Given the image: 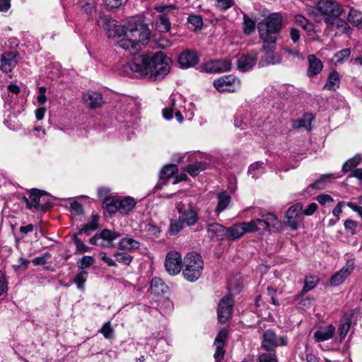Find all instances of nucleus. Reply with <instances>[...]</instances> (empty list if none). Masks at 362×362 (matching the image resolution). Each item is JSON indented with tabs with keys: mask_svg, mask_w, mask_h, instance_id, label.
Returning a JSON list of instances; mask_svg holds the SVG:
<instances>
[{
	"mask_svg": "<svg viewBox=\"0 0 362 362\" xmlns=\"http://www.w3.org/2000/svg\"><path fill=\"white\" fill-rule=\"evenodd\" d=\"M231 65L230 61L227 59L210 60L203 65L202 69L206 73L217 74L230 71Z\"/></svg>",
	"mask_w": 362,
	"mask_h": 362,
	"instance_id": "nucleus-12",
	"label": "nucleus"
},
{
	"mask_svg": "<svg viewBox=\"0 0 362 362\" xmlns=\"http://www.w3.org/2000/svg\"><path fill=\"white\" fill-rule=\"evenodd\" d=\"M156 10L160 13L156 21V28L160 33H166L170 30L171 20L175 16V8L173 6H158Z\"/></svg>",
	"mask_w": 362,
	"mask_h": 362,
	"instance_id": "nucleus-6",
	"label": "nucleus"
},
{
	"mask_svg": "<svg viewBox=\"0 0 362 362\" xmlns=\"http://www.w3.org/2000/svg\"><path fill=\"white\" fill-rule=\"evenodd\" d=\"M287 344L286 335L278 337L272 329H267L262 334V347L267 351H274L276 347L286 346Z\"/></svg>",
	"mask_w": 362,
	"mask_h": 362,
	"instance_id": "nucleus-7",
	"label": "nucleus"
},
{
	"mask_svg": "<svg viewBox=\"0 0 362 362\" xmlns=\"http://www.w3.org/2000/svg\"><path fill=\"white\" fill-rule=\"evenodd\" d=\"M247 228V222L238 223L226 227V240L234 241L240 238L246 233H249Z\"/></svg>",
	"mask_w": 362,
	"mask_h": 362,
	"instance_id": "nucleus-15",
	"label": "nucleus"
},
{
	"mask_svg": "<svg viewBox=\"0 0 362 362\" xmlns=\"http://www.w3.org/2000/svg\"><path fill=\"white\" fill-rule=\"evenodd\" d=\"M354 268L353 261H348L345 267L336 272L330 278V284L332 286H339L342 284L344 280L351 274Z\"/></svg>",
	"mask_w": 362,
	"mask_h": 362,
	"instance_id": "nucleus-16",
	"label": "nucleus"
},
{
	"mask_svg": "<svg viewBox=\"0 0 362 362\" xmlns=\"http://www.w3.org/2000/svg\"><path fill=\"white\" fill-rule=\"evenodd\" d=\"M126 29L124 25H117L115 22V25L109 31L107 35L109 37H117L122 35L125 36Z\"/></svg>",
	"mask_w": 362,
	"mask_h": 362,
	"instance_id": "nucleus-45",
	"label": "nucleus"
},
{
	"mask_svg": "<svg viewBox=\"0 0 362 362\" xmlns=\"http://www.w3.org/2000/svg\"><path fill=\"white\" fill-rule=\"evenodd\" d=\"M45 193L42 191L33 189L30 191L29 197L25 196L23 197V202L26 204V206L28 209H35L36 210H44L45 209V206L42 201V195Z\"/></svg>",
	"mask_w": 362,
	"mask_h": 362,
	"instance_id": "nucleus-13",
	"label": "nucleus"
},
{
	"mask_svg": "<svg viewBox=\"0 0 362 362\" xmlns=\"http://www.w3.org/2000/svg\"><path fill=\"white\" fill-rule=\"evenodd\" d=\"M274 47L263 45V49L266 51V54L260 59L259 62V66L263 67L268 64H278L281 63L282 57L281 54L274 52Z\"/></svg>",
	"mask_w": 362,
	"mask_h": 362,
	"instance_id": "nucleus-19",
	"label": "nucleus"
},
{
	"mask_svg": "<svg viewBox=\"0 0 362 362\" xmlns=\"http://www.w3.org/2000/svg\"><path fill=\"white\" fill-rule=\"evenodd\" d=\"M99 332L101 333L105 339H110L114 337V329L110 322H105L99 330Z\"/></svg>",
	"mask_w": 362,
	"mask_h": 362,
	"instance_id": "nucleus-50",
	"label": "nucleus"
},
{
	"mask_svg": "<svg viewBox=\"0 0 362 362\" xmlns=\"http://www.w3.org/2000/svg\"><path fill=\"white\" fill-rule=\"evenodd\" d=\"M206 168V163L198 162L194 164L189 165L186 168V171L192 177L197 176L201 171Z\"/></svg>",
	"mask_w": 362,
	"mask_h": 362,
	"instance_id": "nucleus-44",
	"label": "nucleus"
},
{
	"mask_svg": "<svg viewBox=\"0 0 362 362\" xmlns=\"http://www.w3.org/2000/svg\"><path fill=\"white\" fill-rule=\"evenodd\" d=\"M235 4L234 0H216V6L221 11H226Z\"/></svg>",
	"mask_w": 362,
	"mask_h": 362,
	"instance_id": "nucleus-55",
	"label": "nucleus"
},
{
	"mask_svg": "<svg viewBox=\"0 0 362 362\" xmlns=\"http://www.w3.org/2000/svg\"><path fill=\"white\" fill-rule=\"evenodd\" d=\"M336 25V27L341 30L343 33L349 34V31L351 30V28L349 25V23L339 18H337V20L335 21L334 25Z\"/></svg>",
	"mask_w": 362,
	"mask_h": 362,
	"instance_id": "nucleus-54",
	"label": "nucleus"
},
{
	"mask_svg": "<svg viewBox=\"0 0 362 362\" xmlns=\"http://www.w3.org/2000/svg\"><path fill=\"white\" fill-rule=\"evenodd\" d=\"M100 216L97 214H93L91 217V221L88 223L84 224L83 227L78 231V235H81L83 233L88 234L90 231L95 230L98 227V221L99 220Z\"/></svg>",
	"mask_w": 362,
	"mask_h": 362,
	"instance_id": "nucleus-37",
	"label": "nucleus"
},
{
	"mask_svg": "<svg viewBox=\"0 0 362 362\" xmlns=\"http://www.w3.org/2000/svg\"><path fill=\"white\" fill-rule=\"evenodd\" d=\"M88 272L82 270L75 276L73 282L76 284L77 288L80 291H84L85 283L87 281Z\"/></svg>",
	"mask_w": 362,
	"mask_h": 362,
	"instance_id": "nucleus-42",
	"label": "nucleus"
},
{
	"mask_svg": "<svg viewBox=\"0 0 362 362\" xmlns=\"http://www.w3.org/2000/svg\"><path fill=\"white\" fill-rule=\"evenodd\" d=\"M140 43L136 37L124 36L117 41L118 45L124 49L129 50L134 54L132 62L127 67L141 76L147 77L151 81H158L164 78L170 71V59L161 52H146L135 54L141 49Z\"/></svg>",
	"mask_w": 362,
	"mask_h": 362,
	"instance_id": "nucleus-1",
	"label": "nucleus"
},
{
	"mask_svg": "<svg viewBox=\"0 0 362 362\" xmlns=\"http://www.w3.org/2000/svg\"><path fill=\"white\" fill-rule=\"evenodd\" d=\"M139 242L131 238H122L119 243V247L124 250H134L139 249Z\"/></svg>",
	"mask_w": 362,
	"mask_h": 362,
	"instance_id": "nucleus-35",
	"label": "nucleus"
},
{
	"mask_svg": "<svg viewBox=\"0 0 362 362\" xmlns=\"http://www.w3.org/2000/svg\"><path fill=\"white\" fill-rule=\"evenodd\" d=\"M83 101L88 107L91 109L100 107L103 103L102 95L94 91L85 93L83 95Z\"/></svg>",
	"mask_w": 362,
	"mask_h": 362,
	"instance_id": "nucleus-21",
	"label": "nucleus"
},
{
	"mask_svg": "<svg viewBox=\"0 0 362 362\" xmlns=\"http://www.w3.org/2000/svg\"><path fill=\"white\" fill-rule=\"evenodd\" d=\"M335 327L332 325L320 327L314 333V339L317 342H322L331 339L335 333Z\"/></svg>",
	"mask_w": 362,
	"mask_h": 362,
	"instance_id": "nucleus-24",
	"label": "nucleus"
},
{
	"mask_svg": "<svg viewBox=\"0 0 362 362\" xmlns=\"http://www.w3.org/2000/svg\"><path fill=\"white\" fill-rule=\"evenodd\" d=\"M204 262L199 254L189 252L184 257L182 274L187 281H197L202 274Z\"/></svg>",
	"mask_w": 362,
	"mask_h": 362,
	"instance_id": "nucleus-2",
	"label": "nucleus"
},
{
	"mask_svg": "<svg viewBox=\"0 0 362 362\" xmlns=\"http://www.w3.org/2000/svg\"><path fill=\"white\" fill-rule=\"evenodd\" d=\"M7 290V281L4 273L0 270V296L6 293Z\"/></svg>",
	"mask_w": 362,
	"mask_h": 362,
	"instance_id": "nucleus-61",
	"label": "nucleus"
},
{
	"mask_svg": "<svg viewBox=\"0 0 362 362\" xmlns=\"http://www.w3.org/2000/svg\"><path fill=\"white\" fill-rule=\"evenodd\" d=\"M119 199L115 198H105L103 201L104 207L110 214H115L118 211Z\"/></svg>",
	"mask_w": 362,
	"mask_h": 362,
	"instance_id": "nucleus-40",
	"label": "nucleus"
},
{
	"mask_svg": "<svg viewBox=\"0 0 362 362\" xmlns=\"http://www.w3.org/2000/svg\"><path fill=\"white\" fill-rule=\"evenodd\" d=\"M308 67L307 70V76L313 78L319 74L323 68L321 60L315 54H309L308 56Z\"/></svg>",
	"mask_w": 362,
	"mask_h": 362,
	"instance_id": "nucleus-23",
	"label": "nucleus"
},
{
	"mask_svg": "<svg viewBox=\"0 0 362 362\" xmlns=\"http://www.w3.org/2000/svg\"><path fill=\"white\" fill-rule=\"evenodd\" d=\"M255 22L245 15L244 16V23H243L244 33L247 35H250L255 30Z\"/></svg>",
	"mask_w": 362,
	"mask_h": 362,
	"instance_id": "nucleus-51",
	"label": "nucleus"
},
{
	"mask_svg": "<svg viewBox=\"0 0 362 362\" xmlns=\"http://www.w3.org/2000/svg\"><path fill=\"white\" fill-rule=\"evenodd\" d=\"M361 155L358 154L348 160L342 167V171L347 173L355 168L361 161Z\"/></svg>",
	"mask_w": 362,
	"mask_h": 362,
	"instance_id": "nucleus-46",
	"label": "nucleus"
},
{
	"mask_svg": "<svg viewBox=\"0 0 362 362\" xmlns=\"http://www.w3.org/2000/svg\"><path fill=\"white\" fill-rule=\"evenodd\" d=\"M227 336L228 332L226 329H222L218 332L214 342V345L216 349H223Z\"/></svg>",
	"mask_w": 362,
	"mask_h": 362,
	"instance_id": "nucleus-43",
	"label": "nucleus"
},
{
	"mask_svg": "<svg viewBox=\"0 0 362 362\" xmlns=\"http://www.w3.org/2000/svg\"><path fill=\"white\" fill-rule=\"evenodd\" d=\"M114 257L117 262L124 265H129L132 260V257L124 252H117L115 253Z\"/></svg>",
	"mask_w": 362,
	"mask_h": 362,
	"instance_id": "nucleus-47",
	"label": "nucleus"
},
{
	"mask_svg": "<svg viewBox=\"0 0 362 362\" xmlns=\"http://www.w3.org/2000/svg\"><path fill=\"white\" fill-rule=\"evenodd\" d=\"M206 231L211 238L226 240V227L218 223H212L206 226Z\"/></svg>",
	"mask_w": 362,
	"mask_h": 362,
	"instance_id": "nucleus-22",
	"label": "nucleus"
},
{
	"mask_svg": "<svg viewBox=\"0 0 362 362\" xmlns=\"http://www.w3.org/2000/svg\"><path fill=\"white\" fill-rule=\"evenodd\" d=\"M50 257L49 253H45L42 256L34 258L32 262L34 265H44L47 263L48 258Z\"/></svg>",
	"mask_w": 362,
	"mask_h": 362,
	"instance_id": "nucleus-60",
	"label": "nucleus"
},
{
	"mask_svg": "<svg viewBox=\"0 0 362 362\" xmlns=\"http://www.w3.org/2000/svg\"><path fill=\"white\" fill-rule=\"evenodd\" d=\"M247 223L249 233L255 231H269L272 228L278 230L281 228V221L272 213L262 214L261 218H255Z\"/></svg>",
	"mask_w": 362,
	"mask_h": 362,
	"instance_id": "nucleus-5",
	"label": "nucleus"
},
{
	"mask_svg": "<svg viewBox=\"0 0 362 362\" xmlns=\"http://www.w3.org/2000/svg\"><path fill=\"white\" fill-rule=\"evenodd\" d=\"M354 313L353 311L345 313L340 320L339 327V336L341 339H344L350 329L353 322Z\"/></svg>",
	"mask_w": 362,
	"mask_h": 362,
	"instance_id": "nucleus-26",
	"label": "nucleus"
},
{
	"mask_svg": "<svg viewBox=\"0 0 362 362\" xmlns=\"http://www.w3.org/2000/svg\"><path fill=\"white\" fill-rule=\"evenodd\" d=\"M340 78L337 71H333L327 76V83L323 86L324 90H335L339 87Z\"/></svg>",
	"mask_w": 362,
	"mask_h": 362,
	"instance_id": "nucleus-30",
	"label": "nucleus"
},
{
	"mask_svg": "<svg viewBox=\"0 0 362 362\" xmlns=\"http://www.w3.org/2000/svg\"><path fill=\"white\" fill-rule=\"evenodd\" d=\"M260 26L279 33L282 28V16L279 13H273L265 19L264 24Z\"/></svg>",
	"mask_w": 362,
	"mask_h": 362,
	"instance_id": "nucleus-20",
	"label": "nucleus"
},
{
	"mask_svg": "<svg viewBox=\"0 0 362 362\" xmlns=\"http://www.w3.org/2000/svg\"><path fill=\"white\" fill-rule=\"evenodd\" d=\"M248 173L255 180L259 178L264 173V167L262 162H255L251 164L248 168Z\"/></svg>",
	"mask_w": 362,
	"mask_h": 362,
	"instance_id": "nucleus-38",
	"label": "nucleus"
},
{
	"mask_svg": "<svg viewBox=\"0 0 362 362\" xmlns=\"http://www.w3.org/2000/svg\"><path fill=\"white\" fill-rule=\"evenodd\" d=\"M303 205L300 203H297L290 206L286 212V224L292 230H296L302 223Z\"/></svg>",
	"mask_w": 362,
	"mask_h": 362,
	"instance_id": "nucleus-9",
	"label": "nucleus"
},
{
	"mask_svg": "<svg viewBox=\"0 0 362 362\" xmlns=\"http://www.w3.org/2000/svg\"><path fill=\"white\" fill-rule=\"evenodd\" d=\"M317 11L324 17L327 26L333 25L337 18L344 12L341 6L336 1L320 0L317 4Z\"/></svg>",
	"mask_w": 362,
	"mask_h": 362,
	"instance_id": "nucleus-4",
	"label": "nucleus"
},
{
	"mask_svg": "<svg viewBox=\"0 0 362 362\" xmlns=\"http://www.w3.org/2000/svg\"><path fill=\"white\" fill-rule=\"evenodd\" d=\"M184 225V223L180 221L179 217L176 220H171L168 230L170 234L172 235L177 234L182 230Z\"/></svg>",
	"mask_w": 362,
	"mask_h": 362,
	"instance_id": "nucleus-49",
	"label": "nucleus"
},
{
	"mask_svg": "<svg viewBox=\"0 0 362 362\" xmlns=\"http://www.w3.org/2000/svg\"><path fill=\"white\" fill-rule=\"evenodd\" d=\"M313 119V117L310 114L305 115L303 118L293 120L292 122V127L294 129H299L304 127L307 130L311 129V122Z\"/></svg>",
	"mask_w": 362,
	"mask_h": 362,
	"instance_id": "nucleus-33",
	"label": "nucleus"
},
{
	"mask_svg": "<svg viewBox=\"0 0 362 362\" xmlns=\"http://www.w3.org/2000/svg\"><path fill=\"white\" fill-rule=\"evenodd\" d=\"M218 204L216 206L215 211L217 214H220L223 211L230 202V196L226 192H221L218 194Z\"/></svg>",
	"mask_w": 362,
	"mask_h": 362,
	"instance_id": "nucleus-32",
	"label": "nucleus"
},
{
	"mask_svg": "<svg viewBox=\"0 0 362 362\" xmlns=\"http://www.w3.org/2000/svg\"><path fill=\"white\" fill-rule=\"evenodd\" d=\"M348 21L359 29H362V13L351 8L348 15Z\"/></svg>",
	"mask_w": 362,
	"mask_h": 362,
	"instance_id": "nucleus-36",
	"label": "nucleus"
},
{
	"mask_svg": "<svg viewBox=\"0 0 362 362\" xmlns=\"http://www.w3.org/2000/svg\"><path fill=\"white\" fill-rule=\"evenodd\" d=\"M165 267L166 272L172 276L178 274L182 268V256L176 251L169 252L165 258Z\"/></svg>",
	"mask_w": 362,
	"mask_h": 362,
	"instance_id": "nucleus-11",
	"label": "nucleus"
},
{
	"mask_svg": "<svg viewBox=\"0 0 362 362\" xmlns=\"http://www.w3.org/2000/svg\"><path fill=\"white\" fill-rule=\"evenodd\" d=\"M178 170L177 166L174 164L165 165L160 172V179L164 180L170 177Z\"/></svg>",
	"mask_w": 362,
	"mask_h": 362,
	"instance_id": "nucleus-39",
	"label": "nucleus"
},
{
	"mask_svg": "<svg viewBox=\"0 0 362 362\" xmlns=\"http://www.w3.org/2000/svg\"><path fill=\"white\" fill-rule=\"evenodd\" d=\"M115 21L112 20L111 18L105 15L100 16L98 20V25L102 27L104 30H105L107 31V34H108L109 31L115 25Z\"/></svg>",
	"mask_w": 362,
	"mask_h": 362,
	"instance_id": "nucleus-41",
	"label": "nucleus"
},
{
	"mask_svg": "<svg viewBox=\"0 0 362 362\" xmlns=\"http://www.w3.org/2000/svg\"><path fill=\"white\" fill-rule=\"evenodd\" d=\"M76 246V250L79 253H84L88 251V247L86 246L78 237L77 235H74L72 238Z\"/></svg>",
	"mask_w": 362,
	"mask_h": 362,
	"instance_id": "nucleus-56",
	"label": "nucleus"
},
{
	"mask_svg": "<svg viewBox=\"0 0 362 362\" xmlns=\"http://www.w3.org/2000/svg\"><path fill=\"white\" fill-rule=\"evenodd\" d=\"M96 0H87L85 4L82 5L83 10L88 16H91L96 8Z\"/></svg>",
	"mask_w": 362,
	"mask_h": 362,
	"instance_id": "nucleus-52",
	"label": "nucleus"
},
{
	"mask_svg": "<svg viewBox=\"0 0 362 362\" xmlns=\"http://www.w3.org/2000/svg\"><path fill=\"white\" fill-rule=\"evenodd\" d=\"M175 112L176 119L179 122H182L184 120V116L180 110H178L176 105V101L174 98H170V102L168 107H165L163 110V117L166 119H171L173 118V114Z\"/></svg>",
	"mask_w": 362,
	"mask_h": 362,
	"instance_id": "nucleus-25",
	"label": "nucleus"
},
{
	"mask_svg": "<svg viewBox=\"0 0 362 362\" xmlns=\"http://www.w3.org/2000/svg\"><path fill=\"white\" fill-rule=\"evenodd\" d=\"M257 53L251 52L241 55L237 60L238 69L242 72L250 70L257 63Z\"/></svg>",
	"mask_w": 362,
	"mask_h": 362,
	"instance_id": "nucleus-17",
	"label": "nucleus"
},
{
	"mask_svg": "<svg viewBox=\"0 0 362 362\" xmlns=\"http://www.w3.org/2000/svg\"><path fill=\"white\" fill-rule=\"evenodd\" d=\"M284 50H285L286 53H287L290 57H291L293 58H298V59L303 58L302 54L299 52V50H298L296 49H292L288 47H286L284 48Z\"/></svg>",
	"mask_w": 362,
	"mask_h": 362,
	"instance_id": "nucleus-63",
	"label": "nucleus"
},
{
	"mask_svg": "<svg viewBox=\"0 0 362 362\" xmlns=\"http://www.w3.org/2000/svg\"><path fill=\"white\" fill-rule=\"evenodd\" d=\"M194 198L185 195L176 201L175 205L180 216V221L187 226L196 224L198 221V214L194 209Z\"/></svg>",
	"mask_w": 362,
	"mask_h": 362,
	"instance_id": "nucleus-3",
	"label": "nucleus"
},
{
	"mask_svg": "<svg viewBox=\"0 0 362 362\" xmlns=\"http://www.w3.org/2000/svg\"><path fill=\"white\" fill-rule=\"evenodd\" d=\"M339 176L336 175L334 174H326L322 175L320 178L315 182L311 183L308 188H313V189H322L325 187L327 182L328 180L332 179H336Z\"/></svg>",
	"mask_w": 362,
	"mask_h": 362,
	"instance_id": "nucleus-34",
	"label": "nucleus"
},
{
	"mask_svg": "<svg viewBox=\"0 0 362 362\" xmlns=\"http://www.w3.org/2000/svg\"><path fill=\"white\" fill-rule=\"evenodd\" d=\"M289 36L293 43H297L300 37L299 30L296 28H291L289 31Z\"/></svg>",
	"mask_w": 362,
	"mask_h": 362,
	"instance_id": "nucleus-62",
	"label": "nucleus"
},
{
	"mask_svg": "<svg viewBox=\"0 0 362 362\" xmlns=\"http://www.w3.org/2000/svg\"><path fill=\"white\" fill-rule=\"evenodd\" d=\"M233 305L234 300L230 295L221 298L217 309L218 320L220 323L224 324L229 320Z\"/></svg>",
	"mask_w": 362,
	"mask_h": 362,
	"instance_id": "nucleus-10",
	"label": "nucleus"
},
{
	"mask_svg": "<svg viewBox=\"0 0 362 362\" xmlns=\"http://www.w3.org/2000/svg\"><path fill=\"white\" fill-rule=\"evenodd\" d=\"M118 212L122 214H127L134 207L136 202L132 197H126L123 199H119Z\"/></svg>",
	"mask_w": 362,
	"mask_h": 362,
	"instance_id": "nucleus-31",
	"label": "nucleus"
},
{
	"mask_svg": "<svg viewBox=\"0 0 362 362\" xmlns=\"http://www.w3.org/2000/svg\"><path fill=\"white\" fill-rule=\"evenodd\" d=\"M259 362H278L276 354L272 353H264L259 355Z\"/></svg>",
	"mask_w": 362,
	"mask_h": 362,
	"instance_id": "nucleus-58",
	"label": "nucleus"
},
{
	"mask_svg": "<svg viewBox=\"0 0 362 362\" xmlns=\"http://www.w3.org/2000/svg\"><path fill=\"white\" fill-rule=\"evenodd\" d=\"M150 291L152 294L159 296L167 293L168 287L161 279L154 277L151 282Z\"/></svg>",
	"mask_w": 362,
	"mask_h": 362,
	"instance_id": "nucleus-28",
	"label": "nucleus"
},
{
	"mask_svg": "<svg viewBox=\"0 0 362 362\" xmlns=\"http://www.w3.org/2000/svg\"><path fill=\"white\" fill-rule=\"evenodd\" d=\"M318 282L317 277L310 276L305 279V284L302 290V293H305L314 288Z\"/></svg>",
	"mask_w": 362,
	"mask_h": 362,
	"instance_id": "nucleus-48",
	"label": "nucleus"
},
{
	"mask_svg": "<svg viewBox=\"0 0 362 362\" xmlns=\"http://www.w3.org/2000/svg\"><path fill=\"white\" fill-rule=\"evenodd\" d=\"M94 263V258L91 256L83 257L78 264V267L81 269L88 268Z\"/></svg>",
	"mask_w": 362,
	"mask_h": 362,
	"instance_id": "nucleus-57",
	"label": "nucleus"
},
{
	"mask_svg": "<svg viewBox=\"0 0 362 362\" xmlns=\"http://www.w3.org/2000/svg\"><path fill=\"white\" fill-rule=\"evenodd\" d=\"M358 223L353 220H346L344 222L345 230L351 235L356 234Z\"/></svg>",
	"mask_w": 362,
	"mask_h": 362,
	"instance_id": "nucleus-59",
	"label": "nucleus"
},
{
	"mask_svg": "<svg viewBox=\"0 0 362 362\" xmlns=\"http://www.w3.org/2000/svg\"><path fill=\"white\" fill-rule=\"evenodd\" d=\"M16 54L15 52H6L1 55V69L8 73L11 71L16 64Z\"/></svg>",
	"mask_w": 362,
	"mask_h": 362,
	"instance_id": "nucleus-27",
	"label": "nucleus"
},
{
	"mask_svg": "<svg viewBox=\"0 0 362 362\" xmlns=\"http://www.w3.org/2000/svg\"><path fill=\"white\" fill-rule=\"evenodd\" d=\"M259 32L260 37L264 42V45L275 47L277 33L269 30L263 26H259Z\"/></svg>",
	"mask_w": 362,
	"mask_h": 362,
	"instance_id": "nucleus-29",
	"label": "nucleus"
},
{
	"mask_svg": "<svg viewBox=\"0 0 362 362\" xmlns=\"http://www.w3.org/2000/svg\"><path fill=\"white\" fill-rule=\"evenodd\" d=\"M236 83H238V81L233 75L223 76L214 81V87L219 92H233V86Z\"/></svg>",
	"mask_w": 362,
	"mask_h": 362,
	"instance_id": "nucleus-14",
	"label": "nucleus"
},
{
	"mask_svg": "<svg viewBox=\"0 0 362 362\" xmlns=\"http://www.w3.org/2000/svg\"><path fill=\"white\" fill-rule=\"evenodd\" d=\"M187 22L194 27V30L200 29L202 27V18L199 15H190L187 18Z\"/></svg>",
	"mask_w": 362,
	"mask_h": 362,
	"instance_id": "nucleus-53",
	"label": "nucleus"
},
{
	"mask_svg": "<svg viewBox=\"0 0 362 362\" xmlns=\"http://www.w3.org/2000/svg\"><path fill=\"white\" fill-rule=\"evenodd\" d=\"M198 55L195 51L187 49L180 54L178 62L180 67L187 69L194 66L198 63Z\"/></svg>",
	"mask_w": 362,
	"mask_h": 362,
	"instance_id": "nucleus-18",
	"label": "nucleus"
},
{
	"mask_svg": "<svg viewBox=\"0 0 362 362\" xmlns=\"http://www.w3.org/2000/svg\"><path fill=\"white\" fill-rule=\"evenodd\" d=\"M124 25L127 37H136L139 41L144 42L149 37L150 32L148 29L134 18H130Z\"/></svg>",
	"mask_w": 362,
	"mask_h": 362,
	"instance_id": "nucleus-8",
	"label": "nucleus"
},
{
	"mask_svg": "<svg viewBox=\"0 0 362 362\" xmlns=\"http://www.w3.org/2000/svg\"><path fill=\"white\" fill-rule=\"evenodd\" d=\"M317 204L311 203L305 209H302V214L305 216H311L317 210Z\"/></svg>",
	"mask_w": 362,
	"mask_h": 362,
	"instance_id": "nucleus-64",
	"label": "nucleus"
}]
</instances>
